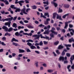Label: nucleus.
I'll return each instance as SVG.
<instances>
[{
    "instance_id": "1",
    "label": "nucleus",
    "mask_w": 74,
    "mask_h": 74,
    "mask_svg": "<svg viewBox=\"0 0 74 74\" xmlns=\"http://www.w3.org/2000/svg\"><path fill=\"white\" fill-rule=\"evenodd\" d=\"M57 15L56 18L57 19H59L60 20L62 21L63 19L62 18V16H59V14H58L56 13H54L53 14V19H55L56 18V16Z\"/></svg>"
},
{
    "instance_id": "31",
    "label": "nucleus",
    "mask_w": 74,
    "mask_h": 74,
    "mask_svg": "<svg viewBox=\"0 0 74 74\" xmlns=\"http://www.w3.org/2000/svg\"><path fill=\"white\" fill-rule=\"evenodd\" d=\"M27 27L28 28H29V29H33V28H34V27L31 25H28Z\"/></svg>"
},
{
    "instance_id": "35",
    "label": "nucleus",
    "mask_w": 74,
    "mask_h": 74,
    "mask_svg": "<svg viewBox=\"0 0 74 74\" xmlns=\"http://www.w3.org/2000/svg\"><path fill=\"white\" fill-rule=\"evenodd\" d=\"M40 36L41 38H45V37L42 36V34H40Z\"/></svg>"
},
{
    "instance_id": "44",
    "label": "nucleus",
    "mask_w": 74,
    "mask_h": 74,
    "mask_svg": "<svg viewBox=\"0 0 74 74\" xmlns=\"http://www.w3.org/2000/svg\"><path fill=\"white\" fill-rule=\"evenodd\" d=\"M19 23H20L23 25H24V23H23V22H22V21H19Z\"/></svg>"
},
{
    "instance_id": "3",
    "label": "nucleus",
    "mask_w": 74,
    "mask_h": 74,
    "mask_svg": "<svg viewBox=\"0 0 74 74\" xmlns=\"http://www.w3.org/2000/svg\"><path fill=\"white\" fill-rule=\"evenodd\" d=\"M24 2L25 1H24L21 0L18 2L17 1H15V3L16 4L18 3L19 5H20V6H22V3H24Z\"/></svg>"
},
{
    "instance_id": "48",
    "label": "nucleus",
    "mask_w": 74,
    "mask_h": 74,
    "mask_svg": "<svg viewBox=\"0 0 74 74\" xmlns=\"http://www.w3.org/2000/svg\"><path fill=\"white\" fill-rule=\"evenodd\" d=\"M65 55V52H64V51H63V52H62V56H64V55Z\"/></svg>"
},
{
    "instance_id": "37",
    "label": "nucleus",
    "mask_w": 74,
    "mask_h": 74,
    "mask_svg": "<svg viewBox=\"0 0 74 74\" xmlns=\"http://www.w3.org/2000/svg\"><path fill=\"white\" fill-rule=\"evenodd\" d=\"M27 44L28 45H29V46L30 47L32 46V44L31 43H30V42H28L27 43Z\"/></svg>"
},
{
    "instance_id": "10",
    "label": "nucleus",
    "mask_w": 74,
    "mask_h": 74,
    "mask_svg": "<svg viewBox=\"0 0 74 74\" xmlns=\"http://www.w3.org/2000/svg\"><path fill=\"white\" fill-rule=\"evenodd\" d=\"M10 7L11 8H13V9H14V10H20V9L15 7V5H12L10 6Z\"/></svg>"
},
{
    "instance_id": "18",
    "label": "nucleus",
    "mask_w": 74,
    "mask_h": 74,
    "mask_svg": "<svg viewBox=\"0 0 74 74\" xmlns=\"http://www.w3.org/2000/svg\"><path fill=\"white\" fill-rule=\"evenodd\" d=\"M31 8H32V9H33V10H36V9L37 8V7L36 5H34L31 6Z\"/></svg>"
},
{
    "instance_id": "30",
    "label": "nucleus",
    "mask_w": 74,
    "mask_h": 74,
    "mask_svg": "<svg viewBox=\"0 0 74 74\" xmlns=\"http://www.w3.org/2000/svg\"><path fill=\"white\" fill-rule=\"evenodd\" d=\"M4 3H5V4L6 5H8V4H9L8 1L7 0H5L4 1Z\"/></svg>"
},
{
    "instance_id": "36",
    "label": "nucleus",
    "mask_w": 74,
    "mask_h": 74,
    "mask_svg": "<svg viewBox=\"0 0 74 74\" xmlns=\"http://www.w3.org/2000/svg\"><path fill=\"white\" fill-rule=\"evenodd\" d=\"M33 73L34 74H39V73H40V72H39V71H34L33 72Z\"/></svg>"
},
{
    "instance_id": "47",
    "label": "nucleus",
    "mask_w": 74,
    "mask_h": 74,
    "mask_svg": "<svg viewBox=\"0 0 74 74\" xmlns=\"http://www.w3.org/2000/svg\"><path fill=\"white\" fill-rule=\"evenodd\" d=\"M1 44L2 45H3L4 46H5V45H5V43H4V42H1Z\"/></svg>"
},
{
    "instance_id": "49",
    "label": "nucleus",
    "mask_w": 74,
    "mask_h": 74,
    "mask_svg": "<svg viewBox=\"0 0 74 74\" xmlns=\"http://www.w3.org/2000/svg\"><path fill=\"white\" fill-rule=\"evenodd\" d=\"M69 27L70 28H72L73 27V25H71V24H69Z\"/></svg>"
},
{
    "instance_id": "6",
    "label": "nucleus",
    "mask_w": 74,
    "mask_h": 74,
    "mask_svg": "<svg viewBox=\"0 0 74 74\" xmlns=\"http://www.w3.org/2000/svg\"><path fill=\"white\" fill-rule=\"evenodd\" d=\"M2 28L4 30H5L6 32H10V29H8V28L7 27L5 26H3L2 27Z\"/></svg>"
},
{
    "instance_id": "41",
    "label": "nucleus",
    "mask_w": 74,
    "mask_h": 74,
    "mask_svg": "<svg viewBox=\"0 0 74 74\" xmlns=\"http://www.w3.org/2000/svg\"><path fill=\"white\" fill-rule=\"evenodd\" d=\"M43 3L44 4H48L49 2H43Z\"/></svg>"
},
{
    "instance_id": "40",
    "label": "nucleus",
    "mask_w": 74,
    "mask_h": 74,
    "mask_svg": "<svg viewBox=\"0 0 74 74\" xmlns=\"http://www.w3.org/2000/svg\"><path fill=\"white\" fill-rule=\"evenodd\" d=\"M65 46H66V47H71V45H65Z\"/></svg>"
},
{
    "instance_id": "64",
    "label": "nucleus",
    "mask_w": 74,
    "mask_h": 74,
    "mask_svg": "<svg viewBox=\"0 0 74 74\" xmlns=\"http://www.w3.org/2000/svg\"><path fill=\"white\" fill-rule=\"evenodd\" d=\"M18 56L19 57H22V54H19L18 55Z\"/></svg>"
},
{
    "instance_id": "32",
    "label": "nucleus",
    "mask_w": 74,
    "mask_h": 74,
    "mask_svg": "<svg viewBox=\"0 0 74 74\" xmlns=\"http://www.w3.org/2000/svg\"><path fill=\"white\" fill-rule=\"evenodd\" d=\"M10 21H12L13 20V17H12L10 15Z\"/></svg>"
},
{
    "instance_id": "20",
    "label": "nucleus",
    "mask_w": 74,
    "mask_h": 74,
    "mask_svg": "<svg viewBox=\"0 0 74 74\" xmlns=\"http://www.w3.org/2000/svg\"><path fill=\"white\" fill-rule=\"evenodd\" d=\"M19 51L20 53H24L25 52V50L21 49H19Z\"/></svg>"
},
{
    "instance_id": "21",
    "label": "nucleus",
    "mask_w": 74,
    "mask_h": 74,
    "mask_svg": "<svg viewBox=\"0 0 74 74\" xmlns=\"http://www.w3.org/2000/svg\"><path fill=\"white\" fill-rule=\"evenodd\" d=\"M69 14H67L63 15L62 17V18H63L64 19L66 18V16H69Z\"/></svg>"
},
{
    "instance_id": "51",
    "label": "nucleus",
    "mask_w": 74,
    "mask_h": 74,
    "mask_svg": "<svg viewBox=\"0 0 74 74\" xmlns=\"http://www.w3.org/2000/svg\"><path fill=\"white\" fill-rule=\"evenodd\" d=\"M20 10H16L15 11V12H20Z\"/></svg>"
},
{
    "instance_id": "45",
    "label": "nucleus",
    "mask_w": 74,
    "mask_h": 74,
    "mask_svg": "<svg viewBox=\"0 0 74 74\" xmlns=\"http://www.w3.org/2000/svg\"><path fill=\"white\" fill-rule=\"evenodd\" d=\"M43 43L45 45H47V44H48V42H46V41H44Z\"/></svg>"
},
{
    "instance_id": "25",
    "label": "nucleus",
    "mask_w": 74,
    "mask_h": 74,
    "mask_svg": "<svg viewBox=\"0 0 74 74\" xmlns=\"http://www.w3.org/2000/svg\"><path fill=\"white\" fill-rule=\"evenodd\" d=\"M47 71L48 73H52L53 71V70L52 69H49L47 70Z\"/></svg>"
},
{
    "instance_id": "63",
    "label": "nucleus",
    "mask_w": 74,
    "mask_h": 74,
    "mask_svg": "<svg viewBox=\"0 0 74 74\" xmlns=\"http://www.w3.org/2000/svg\"><path fill=\"white\" fill-rule=\"evenodd\" d=\"M63 10H59L58 11V12H62Z\"/></svg>"
},
{
    "instance_id": "29",
    "label": "nucleus",
    "mask_w": 74,
    "mask_h": 74,
    "mask_svg": "<svg viewBox=\"0 0 74 74\" xmlns=\"http://www.w3.org/2000/svg\"><path fill=\"white\" fill-rule=\"evenodd\" d=\"M38 26L39 27H44L45 26V25H43L42 24H40V25H39Z\"/></svg>"
},
{
    "instance_id": "12",
    "label": "nucleus",
    "mask_w": 74,
    "mask_h": 74,
    "mask_svg": "<svg viewBox=\"0 0 74 74\" xmlns=\"http://www.w3.org/2000/svg\"><path fill=\"white\" fill-rule=\"evenodd\" d=\"M70 22H71V21H69L68 22H67L65 23V26L64 27V29H66V28H67V26H68V23H70Z\"/></svg>"
},
{
    "instance_id": "27",
    "label": "nucleus",
    "mask_w": 74,
    "mask_h": 74,
    "mask_svg": "<svg viewBox=\"0 0 74 74\" xmlns=\"http://www.w3.org/2000/svg\"><path fill=\"white\" fill-rule=\"evenodd\" d=\"M26 42H33V40L31 39H29L28 40H27Z\"/></svg>"
},
{
    "instance_id": "38",
    "label": "nucleus",
    "mask_w": 74,
    "mask_h": 74,
    "mask_svg": "<svg viewBox=\"0 0 74 74\" xmlns=\"http://www.w3.org/2000/svg\"><path fill=\"white\" fill-rule=\"evenodd\" d=\"M66 55L68 57H70V53H67L66 54Z\"/></svg>"
},
{
    "instance_id": "39",
    "label": "nucleus",
    "mask_w": 74,
    "mask_h": 74,
    "mask_svg": "<svg viewBox=\"0 0 74 74\" xmlns=\"http://www.w3.org/2000/svg\"><path fill=\"white\" fill-rule=\"evenodd\" d=\"M53 53L54 56H55V57H56V56H57V55H56V53H55V52H53Z\"/></svg>"
},
{
    "instance_id": "7",
    "label": "nucleus",
    "mask_w": 74,
    "mask_h": 74,
    "mask_svg": "<svg viewBox=\"0 0 74 74\" xmlns=\"http://www.w3.org/2000/svg\"><path fill=\"white\" fill-rule=\"evenodd\" d=\"M15 35L16 36H20V37H22L23 36V35L22 34H20V33H19L18 32H16L15 33Z\"/></svg>"
},
{
    "instance_id": "23",
    "label": "nucleus",
    "mask_w": 74,
    "mask_h": 74,
    "mask_svg": "<svg viewBox=\"0 0 74 74\" xmlns=\"http://www.w3.org/2000/svg\"><path fill=\"white\" fill-rule=\"evenodd\" d=\"M30 48L31 49H35V48H36V47L33 45H31L30 47Z\"/></svg>"
},
{
    "instance_id": "9",
    "label": "nucleus",
    "mask_w": 74,
    "mask_h": 74,
    "mask_svg": "<svg viewBox=\"0 0 74 74\" xmlns=\"http://www.w3.org/2000/svg\"><path fill=\"white\" fill-rule=\"evenodd\" d=\"M74 59V55H73L71 56V60H70V62L72 64H73V60Z\"/></svg>"
},
{
    "instance_id": "2",
    "label": "nucleus",
    "mask_w": 74,
    "mask_h": 74,
    "mask_svg": "<svg viewBox=\"0 0 74 74\" xmlns=\"http://www.w3.org/2000/svg\"><path fill=\"white\" fill-rule=\"evenodd\" d=\"M65 60L66 61H64V63L65 64L66 63H68V61L67 60V57H65L64 58L63 57L61 56L59 58V60L60 61L61 60Z\"/></svg>"
},
{
    "instance_id": "60",
    "label": "nucleus",
    "mask_w": 74,
    "mask_h": 74,
    "mask_svg": "<svg viewBox=\"0 0 74 74\" xmlns=\"http://www.w3.org/2000/svg\"><path fill=\"white\" fill-rule=\"evenodd\" d=\"M24 22L25 23H27L28 22H29V21H28L27 20H24Z\"/></svg>"
},
{
    "instance_id": "34",
    "label": "nucleus",
    "mask_w": 74,
    "mask_h": 74,
    "mask_svg": "<svg viewBox=\"0 0 74 74\" xmlns=\"http://www.w3.org/2000/svg\"><path fill=\"white\" fill-rule=\"evenodd\" d=\"M39 44V45L40 46H42V45H43V43L42 42V41H41Z\"/></svg>"
},
{
    "instance_id": "62",
    "label": "nucleus",
    "mask_w": 74,
    "mask_h": 74,
    "mask_svg": "<svg viewBox=\"0 0 74 74\" xmlns=\"http://www.w3.org/2000/svg\"><path fill=\"white\" fill-rule=\"evenodd\" d=\"M45 39H48V40H49V37L46 36L45 37Z\"/></svg>"
},
{
    "instance_id": "61",
    "label": "nucleus",
    "mask_w": 74,
    "mask_h": 74,
    "mask_svg": "<svg viewBox=\"0 0 74 74\" xmlns=\"http://www.w3.org/2000/svg\"><path fill=\"white\" fill-rule=\"evenodd\" d=\"M57 30H60V27H57L56 28Z\"/></svg>"
},
{
    "instance_id": "59",
    "label": "nucleus",
    "mask_w": 74,
    "mask_h": 74,
    "mask_svg": "<svg viewBox=\"0 0 74 74\" xmlns=\"http://www.w3.org/2000/svg\"><path fill=\"white\" fill-rule=\"evenodd\" d=\"M23 35H27V36H29V34L27 33H23Z\"/></svg>"
},
{
    "instance_id": "26",
    "label": "nucleus",
    "mask_w": 74,
    "mask_h": 74,
    "mask_svg": "<svg viewBox=\"0 0 74 74\" xmlns=\"http://www.w3.org/2000/svg\"><path fill=\"white\" fill-rule=\"evenodd\" d=\"M5 25L6 26H8V27H10V23L9 22H7L5 23Z\"/></svg>"
},
{
    "instance_id": "42",
    "label": "nucleus",
    "mask_w": 74,
    "mask_h": 74,
    "mask_svg": "<svg viewBox=\"0 0 74 74\" xmlns=\"http://www.w3.org/2000/svg\"><path fill=\"white\" fill-rule=\"evenodd\" d=\"M50 36L51 37H52V38H53V37H54V35H53L52 33L50 34Z\"/></svg>"
},
{
    "instance_id": "22",
    "label": "nucleus",
    "mask_w": 74,
    "mask_h": 74,
    "mask_svg": "<svg viewBox=\"0 0 74 74\" xmlns=\"http://www.w3.org/2000/svg\"><path fill=\"white\" fill-rule=\"evenodd\" d=\"M63 48V46H62L61 45H60L58 48V49H62Z\"/></svg>"
},
{
    "instance_id": "58",
    "label": "nucleus",
    "mask_w": 74,
    "mask_h": 74,
    "mask_svg": "<svg viewBox=\"0 0 74 74\" xmlns=\"http://www.w3.org/2000/svg\"><path fill=\"white\" fill-rule=\"evenodd\" d=\"M0 5H1V7H4V4L3 3H0Z\"/></svg>"
},
{
    "instance_id": "11",
    "label": "nucleus",
    "mask_w": 74,
    "mask_h": 74,
    "mask_svg": "<svg viewBox=\"0 0 74 74\" xmlns=\"http://www.w3.org/2000/svg\"><path fill=\"white\" fill-rule=\"evenodd\" d=\"M64 7L66 8H69L70 7V5L69 4H65L64 5Z\"/></svg>"
},
{
    "instance_id": "28",
    "label": "nucleus",
    "mask_w": 74,
    "mask_h": 74,
    "mask_svg": "<svg viewBox=\"0 0 74 74\" xmlns=\"http://www.w3.org/2000/svg\"><path fill=\"white\" fill-rule=\"evenodd\" d=\"M38 62H36L35 63V64L36 66V67H38Z\"/></svg>"
},
{
    "instance_id": "55",
    "label": "nucleus",
    "mask_w": 74,
    "mask_h": 74,
    "mask_svg": "<svg viewBox=\"0 0 74 74\" xmlns=\"http://www.w3.org/2000/svg\"><path fill=\"white\" fill-rule=\"evenodd\" d=\"M16 18H17V17L16 16L13 19V20L15 21L16 19Z\"/></svg>"
},
{
    "instance_id": "52",
    "label": "nucleus",
    "mask_w": 74,
    "mask_h": 74,
    "mask_svg": "<svg viewBox=\"0 0 74 74\" xmlns=\"http://www.w3.org/2000/svg\"><path fill=\"white\" fill-rule=\"evenodd\" d=\"M10 36V35L8 33H6L5 34V36Z\"/></svg>"
},
{
    "instance_id": "33",
    "label": "nucleus",
    "mask_w": 74,
    "mask_h": 74,
    "mask_svg": "<svg viewBox=\"0 0 74 74\" xmlns=\"http://www.w3.org/2000/svg\"><path fill=\"white\" fill-rule=\"evenodd\" d=\"M56 52L58 55H60V51H59L58 50H57L56 51Z\"/></svg>"
},
{
    "instance_id": "53",
    "label": "nucleus",
    "mask_w": 74,
    "mask_h": 74,
    "mask_svg": "<svg viewBox=\"0 0 74 74\" xmlns=\"http://www.w3.org/2000/svg\"><path fill=\"white\" fill-rule=\"evenodd\" d=\"M12 30H13V28L12 27H10V32H11V31H12Z\"/></svg>"
},
{
    "instance_id": "14",
    "label": "nucleus",
    "mask_w": 74,
    "mask_h": 74,
    "mask_svg": "<svg viewBox=\"0 0 74 74\" xmlns=\"http://www.w3.org/2000/svg\"><path fill=\"white\" fill-rule=\"evenodd\" d=\"M49 31L48 29L47 30H45V32H44V34H49Z\"/></svg>"
},
{
    "instance_id": "13",
    "label": "nucleus",
    "mask_w": 74,
    "mask_h": 74,
    "mask_svg": "<svg viewBox=\"0 0 74 74\" xmlns=\"http://www.w3.org/2000/svg\"><path fill=\"white\" fill-rule=\"evenodd\" d=\"M51 3H52V4H53L54 5V7H58V3L53 2V1H51Z\"/></svg>"
},
{
    "instance_id": "4",
    "label": "nucleus",
    "mask_w": 74,
    "mask_h": 74,
    "mask_svg": "<svg viewBox=\"0 0 74 74\" xmlns=\"http://www.w3.org/2000/svg\"><path fill=\"white\" fill-rule=\"evenodd\" d=\"M32 36L33 37H35L34 39V40H37L38 39V40H39V38H40V35L37 34L33 35Z\"/></svg>"
},
{
    "instance_id": "15",
    "label": "nucleus",
    "mask_w": 74,
    "mask_h": 74,
    "mask_svg": "<svg viewBox=\"0 0 74 74\" xmlns=\"http://www.w3.org/2000/svg\"><path fill=\"white\" fill-rule=\"evenodd\" d=\"M12 27H15V28H16L17 27H18V26L17 25V24L15 23H13L12 25Z\"/></svg>"
},
{
    "instance_id": "43",
    "label": "nucleus",
    "mask_w": 74,
    "mask_h": 74,
    "mask_svg": "<svg viewBox=\"0 0 74 74\" xmlns=\"http://www.w3.org/2000/svg\"><path fill=\"white\" fill-rule=\"evenodd\" d=\"M58 44H59V41H57L54 43V45H57Z\"/></svg>"
},
{
    "instance_id": "57",
    "label": "nucleus",
    "mask_w": 74,
    "mask_h": 74,
    "mask_svg": "<svg viewBox=\"0 0 74 74\" xmlns=\"http://www.w3.org/2000/svg\"><path fill=\"white\" fill-rule=\"evenodd\" d=\"M49 23V22L48 21H46L45 22V25H48Z\"/></svg>"
},
{
    "instance_id": "19",
    "label": "nucleus",
    "mask_w": 74,
    "mask_h": 74,
    "mask_svg": "<svg viewBox=\"0 0 74 74\" xmlns=\"http://www.w3.org/2000/svg\"><path fill=\"white\" fill-rule=\"evenodd\" d=\"M12 44H13V45H15V46H18V47H20V46H21V45H19V44L18 43L13 42Z\"/></svg>"
},
{
    "instance_id": "8",
    "label": "nucleus",
    "mask_w": 74,
    "mask_h": 74,
    "mask_svg": "<svg viewBox=\"0 0 74 74\" xmlns=\"http://www.w3.org/2000/svg\"><path fill=\"white\" fill-rule=\"evenodd\" d=\"M69 31L70 32H71V30H72V31L73 32H71L70 34L71 35H72V36H73L74 35V30L73 29H70V28H69Z\"/></svg>"
},
{
    "instance_id": "5",
    "label": "nucleus",
    "mask_w": 74,
    "mask_h": 74,
    "mask_svg": "<svg viewBox=\"0 0 74 74\" xmlns=\"http://www.w3.org/2000/svg\"><path fill=\"white\" fill-rule=\"evenodd\" d=\"M25 10H22L21 11V12L20 13V14L21 15H23V14L27 15V13L26 12Z\"/></svg>"
},
{
    "instance_id": "24",
    "label": "nucleus",
    "mask_w": 74,
    "mask_h": 74,
    "mask_svg": "<svg viewBox=\"0 0 74 74\" xmlns=\"http://www.w3.org/2000/svg\"><path fill=\"white\" fill-rule=\"evenodd\" d=\"M51 32H52V33H54V34H56V35H57V34H58V32H55L52 30H51Z\"/></svg>"
},
{
    "instance_id": "56",
    "label": "nucleus",
    "mask_w": 74,
    "mask_h": 74,
    "mask_svg": "<svg viewBox=\"0 0 74 74\" xmlns=\"http://www.w3.org/2000/svg\"><path fill=\"white\" fill-rule=\"evenodd\" d=\"M35 52L36 53H38V54H39L40 53V52H39V51H35Z\"/></svg>"
},
{
    "instance_id": "50",
    "label": "nucleus",
    "mask_w": 74,
    "mask_h": 74,
    "mask_svg": "<svg viewBox=\"0 0 74 74\" xmlns=\"http://www.w3.org/2000/svg\"><path fill=\"white\" fill-rule=\"evenodd\" d=\"M24 33V32H23V31H22V30H21L20 32L19 33L20 34H22L23 33Z\"/></svg>"
},
{
    "instance_id": "46",
    "label": "nucleus",
    "mask_w": 74,
    "mask_h": 74,
    "mask_svg": "<svg viewBox=\"0 0 74 74\" xmlns=\"http://www.w3.org/2000/svg\"><path fill=\"white\" fill-rule=\"evenodd\" d=\"M3 41H5L6 40V38L5 37H3L2 38Z\"/></svg>"
},
{
    "instance_id": "54",
    "label": "nucleus",
    "mask_w": 74,
    "mask_h": 74,
    "mask_svg": "<svg viewBox=\"0 0 74 74\" xmlns=\"http://www.w3.org/2000/svg\"><path fill=\"white\" fill-rule=\"evenodd\" d=\"M27 52H31V51H30V49H27Z\"/></svg>"
},
{
    "instance_id": "16",
    "label": "nucleus",
    "mask_w": 74,
    "mask_h": 74,
    "mask_svg": "<svg viewBox=\"0 0 74 74\" xmlns=\"http://www.w3.org/2000/svg\"><path fill=\"white\" fill-rule=\"evenodd\" d=\"M13 41H15L16 42H19V40H18L15 39L14 38H13L12 39V42H13Z\"/></svg>"
},
{
    "instance_id": "17",
    "label": "nucleus",
    "mask_w": 74,
    "mask_h": 74,
    "mask_svg": "<svg viewBox=\"0 0 74 74\" xmlns=\"http://www.w3.org/2000/svg\"><path fill=\"white\" fill-rule=\"evenodd\" d=\"M69 42H74V39H73V38H72L71 39L69 40Z\"/></svg>"
}]
</instances>
